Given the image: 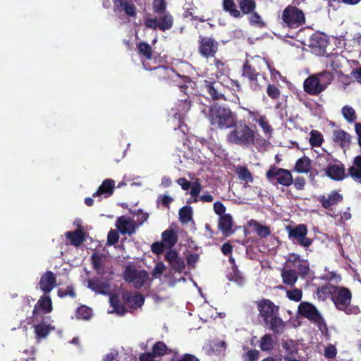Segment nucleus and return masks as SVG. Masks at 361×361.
Instances as JSON below:
<instances>
[{"instance_id": "f257e3e1", "label": "nucleus", "mask_w": 361, "mask_h": 361, "mask_svg": "<svg viewBox=\"0 0 361 361\" xmlns=\"http://www.w3.org/2000/svg\"><path fill=\"white\" fill-rule=\"evenodd\" d=\"M259 316L265 324L275 333L281 334L284 329V322L278 316L279 308L271 300L263 299L257 302Z\"/></svg>"}, {"instance_id": "f03ea898", "label": "nucleus", "mask_w": 361, "mask_h": 361, "mask_svg": "<svg viewBox=\"0 0 361 361\" xmlns=\"http://www.w3.org/2000/svg\"><path fill=\"white\" fill-rule=\"evenodd\" d=\"M176 77L184 82L183 85H178L180 91L184 94L171 110L173 112V117L180 121L190 109L191 102L194 97V82L188 77H182L180 75H177Z\"/></svg>"}, {"instance_id": "7ed1b4c3", "label": "nucleus", "mask_w": 361, "mask_h": 361, "mask_svg": "<svg viewBox=\"0 0 361 361\" xmlns=\"http://www.w3.org/2000/svg\"><path fill=\"white\" fill-rule=\"evenodd\" d=\"M208 118L212 126L221 129L233 127L238 121L235 113L226 106L214 104L209 109Z\"/></svg>"}, {"instance_id": "20e7f679", "label": "nucleus", "mask_w": 361, "mask_h": 361, "mask_svg": "<svg viewBox=\"0 0 361 361\" xmlns=\"http://www.w3.org/2000/svg\"><path fill=\"white\" fill-rule=\"evenodd\" d=\"M226 135V140L231 144L248 147L255 142V132L244 121H236L235 126Z\"/></svg>"}, {"instance_id": "39448f33", "label": "nucleus", "mask_w": 361, "mask_h": 361, "mask_svg": "<svg viewBox=\"0 0 361 361\" xmlns=\"http://www.w3.org/2000/svg\"><path fill=\"white\" fill-rule=\"evenodd\" d=\"M332 80V74L327 71L312 75L304 82L305 91L310 94H318L327 87Z\"/></svg>"}, {"instance_id": "423d86ee", "label": "nucleus", "mask_w": 361, "mask_h": 361, "mask_svg": "<svg viewBox=\"0 0 361 361\" xmlns=\"http://www.w3.org/2000/svg\"><path fill=\"white\" fill-rule=\"evenodd\" d=\"M352 294L349 289L334 286L331 300L336 309L350 314L357 312V309L350 305Z\"/></svg>"}, {"instance_id": "0eeeda50", "label": "nucleus", "mask_w": 361, "mask_h": 361, "mask_svg": "<svg viewBox=\"0 0 361 361\" xmlns=\"http://www.w3.org/2000/svg\"><path fill=\"white\" fill-rule=\"evenodd\" d=\"M298 312L301 315L314 323L323 334L327 331L328 328L324 319L312 304L307 302H301L298 306Z\"/></svg>"}, {"instance_id": "6e6552de", "label": "nucleus", "mask_w": 361, "mask_h": 361, "mask_svg": "<svg viewBox=\"0 0 361 361\" xmlns=\"http://www.w3.org/2000/svg\"><path fill=\"white\" fill-rule=\"evenodd\" d=\"M157 15L158 16L155 17L149 16L145 17L144 24L147 28L152 30L159 29L164 32L173 27V18L170 13L167 12Z\"/></svg>"}, {"instance_id": "1a4fd4ad", "label": "nucleus", "mask_w": 361, "mask_h": 361, "mask_svg": "<svg viewBox=\"0 0 361 361\" xmlns=\"http://www.w3.org/2000/svg\"><path fill=\"white\" fill-rule=\"evenodd\" d=\"M283 26L297 28L305 23V15L302 11L294 6H288L282 13Z\"/></svg>"}, {"instance_id": "9d476101", "label": "nucleus", "mask_w": 361, "mask_h": 361, "mask_svg": "<svg viewBox=\"0 0 361 361\" xmlns=\"http://www.w3.org/2000/svg\"><path fill=\"white\" fill-rule=\"evenodd\" d=\"M124 279L133 284L135 288H141L149 284V274L146 271L128 267L124 272Z\"/></svg>"}, {"instance_id": "9b49d317", "label": "nucleus", "mask_w": 361, "mask_h": 361, "mask_svg": "<svg viewBox=\"0 0 361 361\" xmlns=\"http://www.w3.org/2000/svg\"><path fill=\"white\" fill-rule=\"evenodd\" d=\"M286 230L288 238L294 243H298L304 247H307L312 244V240L307 237V228L304 224H299L295 227L287 226Z\"/></svg>"}, {"instance_id": "f8f14e48", "label": "nucleus", "mask_w": 361, "mask_h": 361, "mask_svg": "<svg viewBox=\"0 0 361 361\" xmlns=\"http://www.w3.org/2000/svg\"><path fill=\"white\" fill-rule=\"evenodd\" d=\"M267 177L273 184L279 183L283 186H289L293 183L291 173L283 169L271 168L267 172Z\"/></svg>"}, {"instance_id": "ddd939ff", "label": "nucleus", "mask_w": 361, "mask_h": 361, "mask_svg": "<svg viewBox=\"0 0 361 361\" xmlns=\"http://www.w3.org/2000/svg\"><path fill=\"white\" fill-rule=\"evenodd\" d=\"M328 45L326 36L320 32H317L311 35L309 39V47L312 51L317 55H322L326 52V48Z\"/></svg>"}, {"instance_id": "4468645a", "label": "nucleus", "mask_w": 361, "mask_h": 361, "mask_svg": "<svg viewBox=\"0 0 361 361\" xmlns=\"http://www.w3.org/2000/svg\"><path fill=\"white\" fill-rule=\"evenodd\" d=\"M287 267L297 269L302 276L307 275L310 270L308 262L301 259L299 255L295 254L288 255Z\"/></svg>"}, {"instance_id": "2eb2a0df", "label": "nucleus", "mask_w": 361, "mask_h": 361, "mask_svg": "<svg viewBox=\"0 0 361 361\" xmlns=\"http://www.w3.org/2000/svg\"><path fill=\"white\" fill-rule=\"evenodd\" d=\"M246 111H247L249 117L252 118L253 121H255L259 124V126L262 129L264 135L267 137H270L273 132V128L269 123L267 117L264 115L260 114L257 111H251L250 109H246Z\"/></svg>"}, {"instance_id": "dca6fc26", "label": "nucleus", "mask_w": 361, "mask_h": 361, "mask_svg": "<svg viewBox=\"0 0 361 361\" xmlns=\"http://www.w3.org/2000/svg\"><path fill=\"white\" fill-rule=\"evenodd\" d=\"M218 49V43L209 37H202L200 41L199 50L204 57L213 56Z\"/></svg>"}, {"instance_id": "f3484780", "label": "nucleus", "mask_w": 361, "mask_h": 361, "mask_svg": "<svg viewBox=\"0 0 361 361\" xmlns=\"http://www.w3.org/2000/svg\"><path fill=\"white\" fill-rule=\"evenodd\" d=\"M165 259L168 262L171 269L176 272H182L185 267L183 259L179 257L178 253L173 250H170L166 253Z\"/></svg>"}, {"instance_id": "a211bd4d", "label": "nucleus", "mask_w": 361, "mask_h": 361, "mask_svg": "<svg viewBox=\"0 0 361 361\" xmlns=\"http://www.w3.org/2000/svg\"><path fill=\"white\" fill-rule=\"evenodd\" d=\"M137 49L140 54L145 57V59L142 61V64L145 70L158 69L159 71H166V69L164 67H152L149 66V61L152 59V49L151 47L146 42H140L137 45Z\"/></svg>"}, {"instance_id": "6ab92c4d", "label": "nucleus", "mask_w": 361, "mask_h": 361, "mask_svg": "<svg viewBox=\"0 0 361 361\" xmlns=\"http://www.w3.org/2000/svg\"><path fill=\"white\" fill-rule=\"evenodd\" d=\"M117 229L121 234L131 235L135 233L136 225L135 221L127 216L119 217L116 223Z\"/></svg>"}, {"instance_id": "aec40b11", "label": "nucleus", "mask_w": 361, "mask_h": 361, "mask_svg": "<svg viewBox=\"0 0 361 361\" xmlns=\"http://www.w3.org/2000/svg\"><path fill=\"white\" fill-rule=\"evenodd\" d=\"M326 174L335 180H341L345 177L343 165L339 161L329 164L326 169Z\"/></svg>"}, {"instance_id": "412c9836", "label": "nucleus", "mask_w": 361, "mask_h": 361, "mask_svg": "<svg viewBox=\"0 0 361 361\" xmlns=\"http://www.w3.org/2000/svg\"><path fill=\"white\" fill-rule=\"evenodd\" d=\"M123 298L126 305L130 308L140 307L145 302L142 295L137 292H126Z\"/></svg>"}, {"instance_id": "4be33fe9", "label": "nucleus", "mask_w": 361, "mask_h": 361, "mask_svg": "<svg viewBox=\"0 0 361 361\" xmlns=\"http://www.w3.org/2000/svg\"><path fill=\"white\" fill-rule=\"evenodd\" d=\"M317 200L324 208L330 209L332 206L342 201L343 197L338 192L334 190L326 195L319 196Z\"/></svg>"}, {"instance_id": "5701e85b", "label": "nucleus", "mask_w": 361, "mask_h": 361, "mask_svg": "<svg viewBox=\"0 0 361 361\" xmlns=\"http://www.w3.org/2000/svg\"><path fill=\"white\" fill-rule=\"evenodd\" d=\"M115 188V181L113 179H105L102 185L99 187L97 190L93 194V197H109L113 192Z\"/></svg>"}, {"instance_id": "b1692460", "label": "nucleus", "mask_w": 361, "mask_h": 361, "mask_svg": "<svg viewBox=\"0 0 361 361\" xmlns=\"http://www.w3.org/2000/svg\"><path fill=\"white\" fill-rule=\"evenodd\" d=\"M56 278L51 271L45 272L40 279L39 287L44 293H49L55 287Z\"/></svg>"}, {"instance_id": "393cba45", "label": "nucleus", "mask_w": 361, "mask_h": 361, "mask_svg": "<svg viewBox=\"0 0 361 361\" xmlns=\"http://www.w3.org/2000/svg\"><path fill=\"white\" fill-rule=\"evenodd\" d=\"M219 228L225 236H229L233 233V219L231 214H225L219 217Z\"/></svg>"}, {"instance_id": "a878e982", "label": "nucleus", "mask_w": 361, "mask_h": 361, "mask_svg": "<svg viewBox=\"0 0 361 361\" xmlns=\"http://www.w3.org/2000/svg\"><path fill=\"white\" fill-rule=\"evenodd\" d=\"M116 11H120L123 10L126 15L131 17L136 16V7L135 4L128 0H115Z\"/></svg>"}, {"instance_id": "bb28decb", "label": "nucleus", "mask_w": 361, "mask_h": 361, "mask_svg": "<svg viewBox=\"0 0 361 361\" xmlns=\"http://www.w3.org/2000/svg\"><path fill=\"white\" fill-rule=\"evenodd\" d=\"M333 140L342 147H348L350 142V135L341 129L333 130Z\"/></svg>"}, {"instance_id": "cd10ccee", "label": "nucleus", "mask_w": 361, "mask_h": 361, "mask_svg": "<svg viewBox=\"0 0 361 361\" xmlns=\"http://www.w3.org/2000/svg\"><path fill=\"white\" fill-rule=\"evenodd\" d=\"M39 310L49 313L52 310V302L49 296H42L35 306L33 314H36Z\"/></svg>"}, {"instance_id": "c85d7f7f", "label": "nucleus", "mask_w": 361, "mask_h": 361, "mask_svg": "<svg viewBox=\"0 0 361 361\" xmlns=\"http://www.w3.org/2000/svg\"><path fill=\"white\" fill-rule=\"evenodd\" d=\"M348 174L355 181L361 183V156L355 158L353 165L348 169Z\"/></svg>"}, {"instance_id": "c756f323", "label": "nucleus", "mask_w": 361, "mask_h": 361, "mask_svg": "<svg viewBox=\"0 0 361 361\" xmlns=\"http://www.w3.org/2000/svg\"><path fill=\"white\" fill-rule=\"evenodd\" d=\"M221 86L219 82H208L205 81L204 91L207 92L213 99H220L224 97L223 94L219 91Z\"/></svg>"}, {"instance_id": "7c9ffc66", "label": "nucleus", "mask_w": 361, "mask_h": 361, "mask_svg": "<svg viewBox=\"0 0 361 361\" xmlns=\"http://www.w3.org/2000/svg\"><path fill=\"white\" fill-rule=\"evenodd\" d=\"M281 276L283 282L289 286H293L298 280L296 271L293 268L287 267V263L286 267L281 271Z\"/></svg>"}, {"instance_id": "2f4dec72", "label": "nucleus", "mask_w": 361, "mask_h": 361, "mask_svg": "<svg viewBox=\"0 0 361 361\" xmlns=\"http://www.w3.org/2000/svg\"><path fill=\"white\" fill-rule=\"evenodd\" d=\"M234 171L237 174L238 178L246 183H252L253 176L248 169L244 166H235Z\"/></svg>"}, {"instance_id": "473e14b6", "label": "nucleus", "mask_w": 361, "mask_h": 361, "mask_svg": "<svg viewBox=\"0 0 361 361\" xmlns=\"http://www.w3.org/2000/svg\"><path fill=\"white\" fill-rule=\"evenodd\" d=\"M249 225L260 238H266L271 234L269 227L264 226L255 220H251Z\"/></svg>"}, {"instance_id": "72a5a7b5", "label": "nucleus", "mask_w": 361, "mask_h": 361, "mask_svg": "<svg viewBox=\"0 0 361 361\" xmlns=\"http://www.w3.org/2000/svg\"><path fill=\"white\" fill-rule=\"evenodd\" d=\"M92 262L93 267L97 271V274L99 275H103L104 273V266L105 262V257L100 254L94 253L92 255Z\"/></svg>"}, {"instance_id": "f704fd0d", "label": "nucleus", "mask_w": 361, "mask_h": 361, "mask_svg": "<svg viewBox=\"0 0 361 361\" xmlns=\"http://www.w3.org/2000/svg\"><path fill=\"white\" fill-rule=\"evenodd\" d=\"M176 242L177 236L174 231L166 230L162 233V243L166 247H172Z\"/></svg>"}, {"instance_id": "c9c22d12", "label": "nucleus", "mask_w": 361, "mask_h": 361, "mask_svg": "<svg viewBox=\"0 0 361 361\" xmlns=\"http://www.w3.org/2000/svg\"><path fill=\"white\" fill-rule=\"evenodd\" d=\"M109 302L111 304V310L108 311L109 313H116L118 315H123L125 314L126 310L124 307L119 304L118 298L116 295H110L109 296Z\"/></svg>"}, {"instance_id": "e433bc0d", "label": "nucleus", "mask_w": 361, "mask_h": 361, "mask_svg": "<svg viewBox=\"0 0 361 361\" xmlns=\"http://www.w3.org/2000/svg\"><path fill=\"white\" fill-rule=\"evenodd\" d=\"M334 285L327 283L319 288L317 291V296L320 300H325L329 296H332Z\"/></svg>"}, {"instance_id": "4c0bfd02", "label": "nucleus", "mask_w": 361, "mask_h": 361, "mask_svg": "<svg viewBox=\"0 0 361 361\" xmlns=\"http://www.w3.org/2000/svg\"><path fill=\"white\" fill-rule=\"evenodd\" d=\"M54 328L50 325H47L44 323H41L35 326V333L36 338L39 339L44 338L49 334L51 330Z\"/></svg>"}, {"instance_id": "58836bf2", "label": "nucleus", "mask_w": 361, "mask_h": 361, "mask_svg": "<svg viewBox=\"0 0 361 361\" xmlns=\"http://www.w3.org/2000/svg\"><path fill=\"white\" fill-rule=\"evenodd\" d=\"M267 81L266 78L263 75L259 73L258 75L249 83V85L251 90L258 92L262 90L267 85Z\"/></svg>"}, {"instance_id": "ea45409f", "label": "nucleus", "mask_w": 361, "mask_h": 361, "mask_svg": "<svg viewBox=\"0 0 361 361\" xmlns=\"http://www.w3.org/2000/svg\"><path fill=\"white\" fill-rule=\"evenodd\" d=\"M311 167V161L309 158L304 157L299 159L295 166L296 171L299 173H307Z\"/></svg>"}, {"instance_id": "a19ab883", "label": "nucleus", "mask_w": 361, "mask_h": 361, "mask_svg": "<svg viewBox=\"0 0 361 361\" xmlns=\"http://www.w3.org/2000/svg\"><path fill=\"white\" fill-rule=\"evenodd\" d=\"M228 279L233 281L238 286H243L245 281V277L238 271L236 267L232 268L231 271L228 274Z\"/></svg>"}, {"instance_id": "79ce46f5", "label": "nucleus", "mask_w": 361, "mask_h": 361, "mask_svg": "<svg viewBox=\"0 0 361 361\" xmlns=\"http://www.w3.org/2000/svg\"><path fill=\"white\" fill-rule=\"evenodd\" d=\"M259 73L256 72V71L248 64L247 61L244 64L242 70V76L247 79L249 83L252 82Z\"/></svg>"}, {"instance_id": "37998d69", "label": "nucleus", "mask_w": 361, "mask_h": 361, "mask_svg": "<svg viewBox=\"0 0 361 361\" xmlns=\"http://www.w3.org/2000/svg\"><path fill=\"white\" fill-rule=\"evenodd\" d=\"M190 188H191V190L190 192V195L193 199L192 202H199V197H200L199 195L202 190V186L200 180L197 179L194 182H192Z\"/></svg>"}, {"instance_id": "c03bdc74", "label": "nucleus", "mask_w": 361, "mask_h": 361, "mask_svg": "<svg viewBox=\"0 0 361 361\" xmlns=\"http://www.w3.org/2000/svg\"><path fill=\"white\" fill-rule=\"evenodd\" d=\"M192 209L190 206H185L179 210V219L183 224H187L192 219Z\"/></svg>"}, {"instance_id": "a18cd8bd", "label": "nucleus", "mask_w": 361, "mask_h": 361, "mask_svg": "<svg viewBox=\"0 0 361 361\" xmlns=\"http://www.w3.org/2000/svg\"><path fill=\"white\" fill-rule=\"evenodd\" d=\"M273 338L269 334L263 336L259 341V348L262 351H269L273 348Z\"/></svg>"}, {"instance_id": "49530a36", "label": "nucleus", "mask_w": 361, "mask_h": 361, "mask_svg": "<svg viewBox=\"0 0 361 361\" xmlns=\"http://www.w3.org/2000/svg\"><path fill=\"white\" fill-rule=\"evenodd\" d=\"M152 353L155 356H161L171 353V350L168 348L166 345L161 341L157 342L152 348Z\"/></svg>"}, {"instance_id": "de8ad7c7", "label": "nucleus", "mask_w": 361, "mask_h": 361, "mask_svg": "<svg viewBox=\"0 0 361 361\" xmlns=\"http://www.w3.org/2000/svg\"><path fill=\"white\" fill-rule=\"evenodd\" d=\"M66 236L71 240V243L75 246L80 245L83 241L82 232L80 231H75L74 232H66Z\"/></svg>"}, {"instance_id": "09e8293b", "label": "nucleus", "mask_w": 361, "mask_h": 361, "mask_svg": "<svg viewBox=\"0 0 361 361\" xmlns=\"http://www.w3.org/2000/svg\"><path fill=\"white\" fill-rule=\"evenodd\" d=\"M253 59L258 63H264L268 68V69L270 71L271 77L274 81L277 80L278 78L281 77L280 73L278 71H276L274 67H272L269 63L265 61L264 59L261 58L259 56H255L253 58Z\"/></svg>"}, {"instance_id": "8fccbe9b", "label": "nucleus", "mask_w": 361, "mask_h": 361, "mask_svg": "<svg viewBox=\"0 0 361 361\" xmlns=\"http://www.w3.org/2000/svg\"><path fill=\"white\" fill-rule=\"evenodd\" d=\"M283 348L286 350L288 357L293 355L298 351V344L292 340L283 341L282 343Z\"/></svg>"}, {"instance_id": "3c124183", "label": "nucleus", "mask_w": 361, "mask_h": 361, "mask_svg": "<svg viewBox=\"0 0 361 361\" xmlns=\"http://www.w3.org/2000/svg\"><path fill=\"white\" fill-rule=\"evenodd\" d=\"M224 8L228 11L231 16L238 18L240 16V11L236 8L233 0H224Z\"/></svg>"}, {"instance_id": "603ef678", "label": "nucleus", "mask_w": 361, "mask_h": 361, "mask_svg": "<svg viewBox=\"0 0 361 361\" xmlns=\"http://www.w3.org/2000/svg\"><path fill=\"white\" fill-rule=\"evenodd\" d=\"M323 135L317 130H313L310 133V144L312 147H319L323 142Z\"/></svg>"}, {"instance_id": "864d4df0", "label": "nucleus", "mask_w": 361, "mask_h": 361, "mask_svg": "<svg viewBox=\"0 0 361 361\" xmlns=\"http://www.w3.org/2000/svg\"><path fill=\"white\" fill-rule=\"evenodd\" d=\"M342 115L348 122H353L356 119V114L354 109L350 106H344L341 110Z\"/></svg>"}, {"instance_id": "5fc2aeb1", "label": "nucleus", "mask_w": 361, "mask_h": 361, "mask_svg": "<svg viewBox=\"0 0 361 361\" xmlns=\"http://www.w3.org/2000/svg\"><path fill=\"white\" fill-rule=\"evenodd\" d=\"M256 7L255 2L253 0H242L240 2V8L245 14L251 13Z\"/></svg>"}, {"instance_id": "6e6d98bb", "label": "nucleus", "mask_w": 361, "mask_h": 361, "mask_svg": "<svg viewBox=\"0 0 361 361\" xmlns=\"http://www.w3.org/2000/svg\"><path fill=\"white\" fill-rule=\"evenodd\" d=\"M153 11L157 14L167 13L166 2L165 0H154L152 4Z\"/></svg>"}, {"instance_id": "4d7b16f0", "label": "nucleus", "mask_w": 361, "mask_h": 361, "mask_svg": "<svg viewBox=\"0 0 361 361\" xmlns=\"http://www.w3.org/2000/svg\"><path fill=\"white\" fill-rule=\"evenodd\" d=\"M76 316L78 319H89L92 316V310L87 306H81L78 309Z\"/></svg>"}, {"instance_id": "13d9d810", "label": "nucleus", "mask_w": 361, "mask_h": 361, "mask_svg": "<svg viewBox=\"0 0 361 361\" xmlns=\"http://www.w3.org/2000/svg\"><path fill=\"white\" fill-rule=\"evenodd\" d=\"M166 267L163 262H158L152 271V275L155 279H161L162 275L165 272Z\"/></svg>"}, {"instance_id": "bf43d9fd", "label": "nucleus", "mask_w": 361, "mask_h": 361, "mask_svg": "<svg viewBox=\"0 0 361 361\" xmlns=\"http://www.w3.org/2000/svg\"><path fill=\"white\" fill-rule=\"evenodd\" d=\"M286 296L291 300L298 302L302 299V292L299 288H294L286 291Z\"/></svg>"}, {"instance_id": "052dcab7", "label": "nucleus", "mask_w": 361, "mask_h": 361, "mask_svg": "<svg viewBox=\"0 0 361 361\" xmlns=\"http://www.w3.org/2000/svg\"><path fill=\"white\" fill-rule=\"evenodd\" d=\"M343 56L340 55L332 56L329 59L328 63L329 66L335 71L340 68L341 66V62L343 61Z\"/></svg>"}, {"instance_id": "680f3d73", "label": "nucleus", "mask_w": 361, "mask_h": 361, "mask_svg": "<svg viewBox=\"0 0 361 361\" xmlns=\"http://www.w3.org/2000/svg\"><path fill=\"white\" fill-rule=\"evenodd\" d=\"M226 341L218 339L214 341L212 350L214 353H221L226 350Z\"/></svg>"}, {"instance_id": "e2e57ef3", "label": "nucleus", "mask_w": 361, "mask_h": 361, "mask_svg": "<svg viewBox=\"0 0 361 361\" xmlns=\"http://www.w3.org/2000/svg\"><path fill=\"white\" fill-rule=\"evenodd\" d=\"M267 93L272 99H279L281 94L279 89L274 85H268Z\"/></svg>"}, {"instance_id": "0e129e2a", "label": "nucleus", "mask_w": 361, "mask_h": 361, "mask_svg": "<svg viewBox=\"0 0 361 361\" xmlns=\"http://www.w3.org/2000/svg\"><path fill=\"white\" fill-rule=\"evenodd\" d=\"M250 23L257 27H263L265 26V23L262 21L261 16L257 13H253L251 15Z\"/></svg>"}, {"instance_id": "69168bd1", "label": "nucleus", "mask_w": 361, "mask_h": 361, "mask_svg": "<svg viewBox=\"0 0 361 361\" xmlns=\"http://www.w3.org/2000/svg\"><path fill=\"white\" fill-rule=\"evenodd\" d=\"M259 353L257 350H250L243 356L244 361H257Z\"/></svg>"}, {"instance_id": "338daca9", "label": "nucleus", "mask_w": 361, "mask_h": 361, "mask_svg": "<svg viewBox=\"0 0 361 361\" xmlns=\"http://www.w3.org/2000/svg\"><path fill=\"white\" fill-rule=\"evenodd\" d=\"M337 354V349L335 345L328 344L324 349V355L328 359H331L336 357Z\"/></svg>"}, {"instance_id": "774afa93", "label": "nucleus", "mask_w": 361, "mask_h": 361, "mask_svg": "<svg viewBox=\"0 0 361 361\" xmlns=\"http://www.w3.org/2000/svg\"><path fill=\"white\" fill-rule=\"evenodd\" d=\"M88 288L92 289L96 293H104L103 286L101 284L94 280H89L88 281Z\"/></svg>"}]
</instances>
